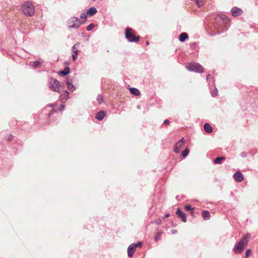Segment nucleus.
<instances>
[{
	"mask_svg": "<svg viewBox=\"0 0 258 258\" xmlns=\"http://www.w3.org/2000/svg\"><path fill=\"white\" fill-rule=\"evenodd\" d=\"M250 239V234L249 233L246 234L243 236L240 240L235 244L234 248V251L236 253H240L242 252L246 246L249 240Z\"/></svg>",
	"mask_w": 258,
	"mask_h": 258,
	"instance_id": "nucleus-1",
	"label": "nucleus"
},
{
	"mask_svg": "<svg viewBox=\"0 0 258 258\" xmlns=\"http://www.w3.org/2000/svg\"><path fill=\"white\" fill-rule=\"evenodd\" d=\"M125 37L130 42H137L140 40V36L137 32L130 28H126L125 31Z\"/></svg>",
	"mask_w": 258,
	"mask_h": 258,
	"instance_id": "nucleus-2",
	"label": "nucleus"
},
{
	"mask_svg": "<svg viewBox=\"0 0 258 258\" xmlns=\"http://www.w3.org/2000/svg\"><path fill=\"white\" fill-rule=\"evenodd\" d=\"M22 10L24 14L27 16H31L34 13V6L30 2H25L22 6Z\"/></svg>",
	"mask_w": 258,
	"mask_h": 258,
	"instance_id": "nucleus-3",
	"label": "nucleus"
},
{
	"mask_svg": "<svg viewBox=\"0 0 258 258\" xmlns=\"http://www.w3.org/2000/svg\"><path fill=\"white\" fill-rule=\"evenodd\" d=\"M49 88L52 90L60 92V84L55 79L51 78L49 84Z\"/></svg>",
	"mask_w": 258,
	"mask_h": 258,
	"instance_id": "nucleus-4",
	"label": "nucleus"
},
{
	"mask_svg": "<svg viewBox=\"0 0 258 258\" xmlns=\"http://www.w3.org/2000/svg\"><path fill=\"white\" fill-rule=\"evenodd\" d=\"M81 21L76 17L71 18L68 21V26L70 28H79L82 24Z\"/></svg>",
	"mask_w": 258,
	"mask_h": 258,
	"instance_id": "nucleus-5",
	"label": "nucleus"
},
{
	"mask_svg": "<svg viewBox=\"0 0 258 258\" xmlns=\"http://www.w3.org/2000/svg\"><path fill=\"white\" fill-rule=\"evenodd\" d=\"M184 147V142L183 139L179 140L176 144L174 147V152L176 153L179 152Z\"/></svg>",
	"mask_w": 258,
	"mask_h": 258,
	"instance_id": "nucleus-6",
	"label": "nucleus"
},
{
	"mask_svg": "<svg viewBox=\"0 0 258 258\" xmlns=\"http://www.w3.org/2000/svg\"><path fill=\"white\" fill-rule=\"evenodd\" d=\"M231 13L233 17H237L243 14V10L237 7H234L231 10Z\"/></svg>",
	"mask_w": 258,
	"mask_h": 258,
	"instance_id": "nucleus-7",
	"label": "nucleus"
},
{
	"mask_svg": "<svg viewBox=\"0 0 258 258\" xmlns=\"http://www.w3.org/2000/svg\"><path fill=\"white\" fill-rule=\"evenodd\" d=\"M137 247V245H136V244H132L129 246L127 249V254L128 256L131 257L133 256V254L136 251Z\"/></svg>",
	"mask_w": 258,
	"mask_h": 258,
	"instance_id": "nucleus-8",
	"label": "nucleus"
},
{
	"mask_svg": "<svg viewBox=\"0 0 258 258\" xmlns=\"http://www.w3.org/2000/svg\"><path fill=\"white\" fill-rule=\"evenodd\" d=\"M233 177L234 180L237 182H241L243 180V176L242 174L239 171H237L234 173Z\"/></svg>",
	"mask_w": 258,
	"mask_h": 258,
	"instance_id": "nucleus-9",
	"label": "nucleus"
},
{
	"mask_svg": "<svg viewBox=\"0 0 258 258\" xmlns=\"http://www.w3.org/2000/svg\"><path fill=\"white\" fill-rule=\"evenodd\" d=\"M69 96V93L66 91L63 90L61 92L60 99L62 102H64L68 99Z\"/></svg>",
	"mask_w": 258,
	"mask_h": 258,
	"instance_id": "nucleus-10",
	"label": "nucleus"
},
{
	"mask_svg": "<svg viewBox=\"0 0 258 258\" xmlns=\"http://www.w3.org/2000/svg\"><path fill=\"white\" fill-rule=\"evenodd\" d=\"M176 215L178 217L180 218L182 221L184 222H186V217L185 214L180 210V209H178L176 212Z\"/></svg>",
	"mask_w": 258,
	"mask_h": 258,
	"instance_id": "nucleus-11",
	"label": "nucleus"
},
{
	"mask_svg": "<svg viewBox=\"0 0 258 258\" xmlns=\"http://www.w3.org/2000/svg\"><path fill=\"white\" fill-rule=\"evenodd\" d=\"M77 48H78V44H75L73 47V54L72 57L74 60H75L76 59L78 55V51H77Z\"/></svg>",
	"mask_w": 258,
	"mask_h": 258,
	"instance_id": "nucleus-12",
	"label": "nucleus"
},
{
	"mask_svg": "<svg viewBox=\"0 0 258 258\" xmlns=\"http://www.w3.org/2000/svg\"><path fill=\"white\" fill-rule=\"evenodd\" d=\"M89 17L94 15L97 13V10L94 7H92L86 11Z\"/></svg>",
	"mask_w": 258,
	"mask_h": 258,
	"instance_id": "nucleus-13",
	"label": "nucleus"
},
{
	"mask_svg": "<svg viewBox=\"0 0 258 258\" xmlns=\"http://www.w3.org/2000/svg\"><path fill=\"white\" fill-rule=\"evenodd\" d=\"M204 127L205 131L208 134H210L213 132L212 127L208 123L204 124Z\"/></svg>",
	"mask_w": 258,
	"mask_h": 258,
	"instance_id": "nucleus-14",
	"label": "nucleus"
},
{
	"mask_svg": "<svg viewBox=\"0 0 258 258\" xmlns=\"http://www.w3.org/2000/svg\"><path fill=\"white\" fill-rule=\"evenodd\" d=\"M195 71L198 73H203L204 71L203 68L198 63H195Z\"/></svg>",
	"mask_w": 258,
	"mask_h": 258,
	"instance_id": "nucleus-15",
	"label": "nucleus"
},
{
	"mask_svg": "<svg viewBox=\"0 0 258 258\" xmlns=\"http://www.w3.org/2000/svg\"><path fill=\"white\" fill-rule=\"evenodd\" d=\"M226 160L225 157H218L216 159L214 160V163L216 164H221L222 161Z\"/></svg>",
	"mask_w": 258,
	"mask_h": 258,
	"instance_id": "nucleus-16",
	"label": "nucleus"
},
{
	"mask_svg": "<svg viewBox=\"0 0 258 258\" xmlns=\"http://www.w3.org/2000/svg\"><path fill=\"white\" fill-rule=\"evenodd\" d=\"M89 17V15L87 14V12H84L81 14L80 18L82 20V23L84 24L87 18Z\"/></svg>",
	"mask_w": 258,
	"mask_h": 258,
	"instance_id": "nucleus-17",
	"label": "nucleus"
},
{
	"mask_svg": "<svg viewBox=\"0 0 258 258\" xmlns=\"http://www.w3.org/2000/svg\"><path fill=\"white\" fill-rule=\"evenodd\" d=\"M105 112L104 111H100L98 112L96 114V118L98 120H102L104 117L105 116Z\"/></svg>",
	"mask_w": 258,
	"mask_h": 258,
	"instance_id": "nucleus-18",
	"label": "nucleus"
},
{
	"mask_svg": "<svg viewBox=\"0 0 258 258\" xmlns=\"http://www.w3.org/2000/svg\"><path fill=\"white\" fill-rule=\"evenodd\" d=\"M188 38V35L186 33H182L179 36V40L181 42H183Z\"/></svg>",
	"mask_w": 258,
	"mask_h": 258,
	"instance_id": "nucleus-19",
	"label": "nucleus"
},
{
	"mask_svg": "<svg viewBox=\"0 0 258 258\" xmlns=\"http://www.w3.org/2000/svg\"><path fill=\"white\" fill-rule=\"evenodd\" d=\"M203 218L205 220H209L210 215L208 211H204L202 213Z\"/></svg>",
	"mask_w": 258,
	"mask_h": 258,
	"instance_id": "nucleus-20",
	"label": "nucleus"
},
{
	"mask_svg": "<svg viewBox=\"0 0 258 258\" xmlns=\"http://www.w3.org/2000/svg\"><path fill=\"white\" fill-rule=\"evenodd\" d=\"M130 92L132 94H133L136 96H138L140 94V92L139 90L136 88H130Z\"/></svg>",
	"mask_w": 258,
	"mask_h": 258,
	"instance_id": "nucleus-21",
	"label": "nucleus"
},
{
	"mask_svg": "<svg viewBox=\"0 0 258 258\" xmlns=\"http://www.w3.org/2000/svg\"><path fill=\"white\" fill-rule=\"evenodd\" d=\"M70 72V68L69 67H66L64 70L59 72V74L61 76H66L68 75Z\"/></svg>",
	"mask_w": 258,
	"mask_h": 258,
	"instance_id": "nucleus-22",
	"label": "nucleus"
},
{
	"mask_svg": "<svg viewBox=\"0 0 258 258\" xmlns=\"http://www.w3.org/2000/svg\"><path fill=\"white\" fill-rule=\"evenodd\" d=\"M195 2L199 8L203 6L205 4V0H195Z\"/></svg>",
	"mask_w": 258,
	"mask_h": 258,
	"instance_id": "nucleus-23",
	"label": "nucleus"
},
{
	"mask_svg": "<svg viewBox=\"0 0 258 258\" xmlns=\"http://www.w3.org/2000/svg\"><path fill=\"white\" fill-rule=\"evenodd\" d=\"M251 253V250L250 249H247L245 253V257L244 258H248L249 255Z\"/></svg>",
	"mask_w": 258,
	"mask_h": 258,
	"instance_id": "nucleus-24",
	"label": "nucleus"
},
{
	"mask_svg": "<svg viewBox=\"0 0 258 258\" xmlns=\"http://www.w3.org/2000/svg\"><path fill=\"white\" fill-rule=\"evenodd\" d=\"M184 209L187 211H190L191 213H192V209H191V206L190 205L185 206Z\"/></svg>",
	"mask_w": 258,
	"mask_h": 258,
	"instance_id": "nucleus-25",
	"label": "nucleus"
},
{
	"mask_svg": "<svg viewBox=\"0 0 258 258\" xmlns=\"http://www.w3.org/2000/svg\"><path fill=\"white\" fill-rule=\"evenodd\" d=\"M94 27H95V25L93 24V23H91L87 26V30L88 31H90V30H92Z\"/></svg>",
	"mask_w": 258,
	"mask_h": 258,
	"instance_id": "nucleus-26",
	"label": "nucleus"
},
{
	"mask_svg": "<svg viewBox=\"0 0 258 258\" xmlns=\"http://www.w3.org/2000/svg\"><path fill=\"white\" fill-rule=\"evenodd\" d=\"M33 63V66L35 68L38 67L41 64V63L39 61H35L32 62Z\"/></svg>",
	"mask_w": 258,
	"mask_h": 258,
	"instance_id": "nucleus-27",
	"label": "nucleus"
},
{
	"mask_svg": "<svg viewBox=\"0 0 258 258\" xmlns=\"http://www.w3.org/2000/svg\"><path fill=\"white\" fill-rule=\"evenodd\" d=\"M67 85H68V88L70 90H71V91H73L75 89L74 86L72 85V84L71 83L68 82Z\"/></svg>",
	"mask_w": 258,
	"mask_h": 258,
	"instance_id": "nucleus-28",
	"label": "nucleus"
},
{
	"mask_svg": "<svg viewBox=\"0 0 258 258\" xmlns=\"http://www.w3.org/2000/svg\"><path fill=\"white\" fill-rule=\"evenodd\" d=\"M188 152H189L188 150H187V149H185V150L182 152V156L183 157H185L186 156H187V154H188Z\"/></svg>",
	"mask_w": 258,
	"mask_h": 258,
	"instance_id": "nucleus-29",
	"label": "nucleus"
},
{
	"mask_svg": "<svg viewBox=\"0 0 258 258\" xmlns=\"http://www.w3.org/2000/svg\"><path fill=\"white\" fill-rule=\"evenodd\" d=\"M186 68L188 70L190 71H193L194 70V65L192 64H188L186 65Z\"/></svg>",
	"mask_w": 258,
	"mask_h": 258,
	"instance_id": "nucleus-30",
	"label": "nucleus"
},
{
	"mask_svg": "<svg viewBox=\"0 0 258 258\" xmlns=\"http://www.w3.org/2000/svg\"><path fill=\"white\" fill-rule=\"evenodd\" d=\"M212 95L213 96H216L217 95V89L216 88L215 90L212 92Z\"/></svg>",
	"mask_w": 258,
	"mask_h": 258,
	"instance_id": "nucleus-31",
	"label": "nucleus"
},
{
	"mask_svg": "<svg viewBox=\"0 0 258 258\" xmlns=\"http://www.w3.org/2000/svg\"><path fill=\"white\" fill-rule=\"evenodd\" d=\"M102 96H98V98H97V100L98 101V102L100 103L101 102V101H102Z\"/></svg>",
	"mask_w": 258,
	"mask_h": 258,
	"instance_id": "nucleus-32",
	"label": "nucleus"
},
{
	"mask_svg": "<svg viewBox=\"0 0 258 258\" xmlns=\"http://www.w3.org/2000/svg\"><path fill=\"white\" fill-rule=\"evenodd\" d=\"M136 245H137V247H141L142 246V242L140 241L137 244H136Z\"/></svg>",
	"mask_w": 258,
	"mask_h": 258,
	"instance_id": "nucleus-33",
	"label": "nucleus"
},
{
	"mask_svg": "<svg viewBox=\"0 0 258 258\" xmlns=\"http://www.w3.org/2000/svg\"><path fill=\"white\" fill-rule=\"evenodd\" d=\"M164 124L165 125H168L169 124V121L167 119H166L164 121Z\"/></svg>",
	"mask_w": 258,
	"mask_h": 258,
	"instance_id": "nucleus-34",
	"label": "nucleus"
},
{
	"mask_svg": "<svg viewBox=\"0 0 258 258\" xmlns=\"http://www.w3.org/2000/svg\"><path fill=\"white\" fill-rule=\"evenodd\" d=\"M169 214H167L165 216V218H168L169 217Z\"/></svg>",
	"mask_w": 258,
	"mask_h": 258,
	"instance_id": "nucleus-35",
	"label": "nucleus"
},
{
	"mask_svg": "<svg viewBox=\"0 0 258 258\" xmlns=\"http://www.w3.org/2000/svg\"><path fill=\"white\" fill-rule=\"evenodd\" d=\"M210 76V75H208L207 76V79H209V77Z\"/></svg>",
	"mask_w": 258,
	"mask_h": 258,
	"instance_id": "nucleus-36",
	"label": "nucleus"
},
{
	"mask_svg": "<svg viewBox=\"0 0 258 258\" xmlns=\"http://www.w3.org/2000/svg\"><path fill=\"white\" fill-rule=\"evenodd\" d=\"M146 44H147V45H148V44H149V42H148V41H147V42H146Z\"/></svg>",
	"mask_w": 258,
	"mask_h": 258,
	"instance_id": "nucleus-37",
	"label": "nucleus"
},
{
	"mask_svg": "<svg viewBox=\"0 0 258 258\" xmlns=\"http://www.w3.org/2000/svg\"><path fill=\"white\" fill-rule=\"evenodd\" d=\"M61 107H62V108H63L64 107V106H63V105H61Z\"/></svg>",
	"mask_w": 258,
	"mask_h": 258,
	"instance_id": "nucleus-38",
	"label": "nucleus"
}]
</instances>
